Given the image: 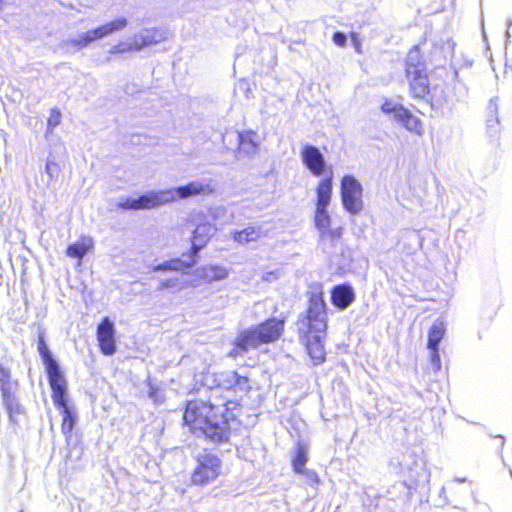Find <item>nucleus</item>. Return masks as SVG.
Listing matches in <instances>:
<instances>
[{
  "instance_id": "nucleus-1",
  "label": "nucleus",
  "mask_w": 512,
  "mask_h": 512,
  "mask_svg": "<svg viewBox=\"0 0 512 512\" xmlns=\"http://www.w3.org/2000/svg\"><path fill=\"white\" fill-rule=\"evenodd\" d=\"M203 384L212 391L215 399L187 401L184 424L194 432L199 431L212 443H225L231 434V422L236 421L240 411V400L251 389L249 379L237 371H224L206 374Z\"/></svg>"
},
{
  "instance_id": "nucleus-2",
  "label": "nucleus",
  "mask_w": 512,
  "mask_h": 512,
  "mask_svg": "<svg viewBox=\"0 0 512 512\" xmlns=\"http://www.w3.org/2000/svg\"><path fill=\"white\" fill-rule=\"evenodd\" d=\"M307 309L298 317L296 326L300 341L305 345L313 365L326 359L324 339L328 327V308L321 288L307 293Z\"/></svg>"
},
{
  "instance_id": "nucleus-3",
  "label": "nucleus",
  "mask_w": 512,
  "mask_h": 512,
  "mask_svg": "<svg viewBox=\"0 0 512 512\" xmlns=\"http://www.w3.org/2000/svg\"><path fill=\"white\" fill-rule=\"evenodd\" d=\"M284 330V322L276 317L251 326L239 332L233 341V348L229 356L236 358L246 354L250 348H258L262 344L276 341Z\"/></svg>"
},
{
  "instance_id": "nucleus-4",
  "label": "nucleus",
  "mask_w": 512,
  "mask_h": 512,
  "mask_svg": "<svg viewBox=\"0 0 512 512\" xmlns=\"http://www.w3.org/2000/svg\"><path fill=\"white\" fill-rule=\"evenodd\" d=\"M196 466L191 474V483L205 486L216 480L222 471V460L214 453L203 450L196 456Z\"/></svg>"
},
{
  "instance_id": "nucleus-5",
  "label": "nucleus",
  "mask_w": 512,
  "mask_h": 512,
  "mask_svg": "<svg viewBox=\"0 0 512 512\" xmlns=\"http://www.w3.org/2000/svg\"><path fill=\"white\" fill-rule=\"evenodd\" d=\"M19 383L14 380L9 368L0 363V392L2 404L12 423H17L16 416L23 412V408L17 397Z\"/></svg>"
},
{
  "instance_id": "nucleus-6",
  "label": "nucleus",
  "mask_w": 512,
  "mask_h": 512,
  "mask_svg": "<svg viewBox=\"0 0 512 512\" xmlns=\"http://www.w3.org/2000/svg\"><path fill=\"white\" fill-rule=\"evenodd\" d=\"M50 388L53 403L62 416L61 431L68 437L76 425L77 414L75 408L68 401L67 381L50 386Z\"/></svg>"
},
{
  "instance_id": "nucleus-7",
  "label": "nucleus",
  "mask_w": 512,
  "mask_h": 512,
  "mask_svg": "<svg viewBox=\"0 0 512 512\" xmlns=\"http://www.w3.org/2000/svg\"><path fill=\"white\" fill-rule=\"evenodd\" d=\"M215 191L211 179H197L184 185L162 189L163 204H168L177 199H187L198 195H209Z\"/></svg>"
},
{
  "instance_id": "nucleus-8",
  "label": "nucleus",
  "mask_w": 512,
  "mask_h": 512,
  "mask_svg": "<svg viewBox=\"0 0 512 512\" xmlns=\"http://www.w3.org/2000/svg\"><path fill=\"white\" fill-rule=\"evenodd\" d=\"M340 196L342 206L351 215L359 214L363 209V187L359 180L345 174L341 179Z\"/></svg>"
},
{
  "instance_id": "nucleus-9",
  "label": "nucleus",
  "mask_w": 512,
  "mask_h": 512,
  "mask_svg": "<svg viewBox=\"0 0 512 512\" xmlns=\"http://www.w3.org/2000/svg\"><path fill=\"white\" fill-rule=\"evenodd\" d=\"M37 350L45 367L49 386H53L66 381L65 375L60 367L58 360L54 357L48 344L46 343L44 331H39L38 333Z\"/></svg>"
},
{
  "instance_id": "nucleus-10",
  "label": "nucleus",
  "mask_w": 512,
  "mask_h": 512,
  "mask_svg": "<svg viewBox=\"0 0 512 512\" xmlns=\"http://www.w3.org/2000/svg\"><path fill=\"white\" fill-rule=\"evenodd\" d=\"M161 190H149L137 197L121 196L117 199L116 207L121 210H150L162 206Z\"/></svg>"
},
{
  "instance_id": "nucleus-11",
  "label": "nucleus",
  "mask_w": 512,
  "mask_h": 512,
  "mask_svg": "<svg viewBox=\"0 0 512 512\" xmlns=\"http://www.w3.org/2000/svg\"><path fill=\"white\" fill-rule=\"evenodd\" d=\"M300 158L304 167L315 177L327 175L329 172L327 161L321 150L310 143L301 147Z\"/></svg>"
},
{
  "instance_id": "nucleus-12",
  "label": "nucleus",
  "mask_w": 512,
  "mask_h": 512,
  "mask_svg": "<svg viewBox=\"0 0 512 512\" xmlns=\"http://www.w3.org/2000/svg\"><path fill=\"white\" fill-rule=\"evenodd\" d=\"M115 324L109 317H104L97 326V340L100 351L105 356H112L117 351Z\"/></svg>"
},
{
  "instance_id": "nucleus-13",
  "label": "nucleus",
  "mask_w": 512,
  "mask_h": 512,
  "mask_svg": "<svg viewBox=\"0 0 512 512\" xmlns=\"http://www.w3.org/2000/svg\"><path fill=\"white\" fill-rule=\"evenodd\" d=\"M355 299V289L348 282L336 284L330 290V302L339 311L349 308Z\"/></svg>"
},
{
  "instance_id": "nucleus-14",
  "label": "nucleus",
  "mask_w": 512,
  "mask_h": 512,
  "mask_svg": "<svg viewBox=\"0 0 512 512\" xmlns=\"http://www.w3.org/2000/svg\"><path fill=\"white\" fill-rule=\"evenodd\" d=\"M215 232V226L210 223H201L197 225L192 234L191 248L188 254L197 261L200 250L207 245Z\"/></svg>"
},
{
  "instance_id": "nucleus-15",
  "label": "nucleus",
  "mask_w": 512,
  "mask_h": 512,
  "mask_svg": "<svg viewBox=\"0 0 512 512\" xmlns=\"http://www.w3.org/2000/svg\"><path fill=\"white\" fill-rule=\"evenodd\" d=\"M165 39L164 32L157 29H143L128 42L129 50L140 51Z\"/></svg>"
},
{
  "instance_id": "nucleus-16",
  "label": "nucleus",
  "mask_w": 512,
  "mask_h": 512,
  "mask_svg": "<svg viewBox=\"0 0 512 512\" xmlns=\"http://www.w3.org/2000/svg\"><path fill=\"white\" fill-rule=\"evenodd\" d=\"M409 83L410 95L414 99L424 100L429 95L430 82L427 71L406 75Z\"/></svg>"
},
{
  "instance_id": "nucleus-17",
  "label": "nucleus",
  "mask_w": 512,
  "mask_h": 512,
  "mask_svg": "<svg viewBox=\"0 0 512 512\" xmlns=\"http://www.w3.org/2000/svg\"><path fill=\"white\" fill-rule=\"evenodd\" d=\"M196 265V260L188 253L182 257L163 261L152 267L153 272L186 271Z\"/></svg>"
},
{
  "instance_id": "nucleus-18",
  "label": "nucleus",
  "mask_w": 512,
  "mask_h": 512,
  "mask_svg": "<svg viewBox=\"0 0 512 512\" xmlns=\"http://www.w3.org/2000/svg\"><path fill=\"white\" fill-rule=\"evenodd\" d=\"M235 140L238 144V150L247 156L254 155L258 150L257 134L253 130H244L235 132Z\"/></svg>"
},
{
  "instance_id": "nucleus-19",
  "label": "nucleus",
  "mask_w": 512,
  "mask_h": 512,
  "mask_svg": "<svg viewBox=\"0 0 512 512\" xmlns=\"http://www.w3.org/2000/svg\"><path fill=\"white\" fill-rule=\"evenodd\" d=\"M333 193V171L321 179L316 187V207H328Z\"/></svg>"
},
{
  "instance_id": "nucleus-20",
  "label": "nucleus",
  "mask_w": 512,
  "mask_h": 512,
  "mask_svg": "<svg viewBox=\"0 0 512 512\" xmlns=\"http://www.w3.org/2000/svg\"><path fill=\"white\" fill-rule=\"evenodd\" d=\"M427 71L426 60L424 59L418 45H414L408 52L405 59V75H412Z\"/></svg>"
},
{
  "instance_id": "nucleus-21",
  "label": "nucleus",
  "mask_w": 512,
  "mask_h": 512,
  "mask_svg": "<svg viewBox=\"0 0 512 512\" xmlns=\"http://www.w3.org/2000/svg\"><path fill=\"white\" fill-rule=\"evenodd\" d=\"M96 40H98L96 34L94 30L91 29L86 32L79 33L77 37L62 40L60 47L62 49H66L67 51H69L70 48L74 50H81Z\"/></svg>"
},
{
  "instance_id": "nucleus-22",
  "label": "nucleus",
  "mask_w": 512,
  "mask_h": 512,
  "mask_svg": "<svg viewBox=\"0 0 512 512\" xmlns=\"http://www.w3.org/2000/svg\"><path fill=\"white\" fill-rule=\"evenodd\" d=\"M396 122L403 126L407 131L418 136L423 134L422 121L414 116L408 108L400 109Z\"/></svg>"
},
{
  "instance_id": "nucleus-23",
  "label": "nucleus",
  "mask_w": 512,
  "mask_h": 512,
  "mask_svg": "<svg viewBox=\"0 0 512 512\" xmlns=\"http://www.w3.org/2000/svg\"><path fill=\"white\" fill-rule=\"evenodd\" d=\"M314 225L319 231L320 240L324 241L327 236L328 228L331 225V217L328 213V207H316L314 212Z\"/></svg>"
},
{
  "instance_id": "nucleus-24",
  "label": "nucleus",
  "mask_w": 512,
  "mask_h": 512,
  "mask_svg": "<svg viewBox=\"0 0 512 512\" xmlns=\"http://www.w3.org/2000/svg\"><path fill=\"white\" fill-rule=\"evenodd\" d=\"M128 24V20L125 17H118L110 22L100 25L94 28V32L98 40L103 39L106 36L113 34L114 32L124 29Z\"/></svg>"
},
{
  "instance_id": "nucleus-25",
  "label": "nucleus",
  "mask_w": 512,
  "mask_h": 512,
  "mask_svg": "<svg viewBox=\"0 0 512 512\" xmlns=\"http://www.w3.org/2000/svg\"><path fill=\"white\" fill-rule=\"evenodd\" d=\"M92 248V239L83 237L77 242L69 244L66 249V254L71 258L80 260L83 259Z\"/></svg>"
},
{
  "instance_id": "nucleus-26",
  "label": "nucleus",
  "mask_w": 512,
  "mask_h": 512,
  "mask_svg": "<svg viewBox=\"0 0 512 512\" xmlns=\"http://www.w3.org/2000/svg\"><path fill=\"white\" fill-rule=\"evenodd\" d=\"M446 331L445 323L441 319H437L428 331L427 348L439 349V345L444 338Z\"/></svg>"
},
{
  "instance_id": "nucleus-27",
  "label": "nucleus",
  "mask_w": 512,
  "mask_h": 512,
  "mask_svg": "<svg viewBox=\"0 0 512 512\" xmlns=\"http://www.w3.org/2000/svg\"><path fill=\"white\" fill-rule=\"evenodd\" d=\"M498 97L490 99L487 106V130L490 136L494 135L498 131L499 117H498Z\"/></svg>"
},
{
  "instance_id": "nucleus-28",
  "label": "nucleus",
  "mask_w": 512,
  "mask_h": 512,
  "mask_svg": "<svg viewBox=\"0 0 512 512\" xmlns=\"http://www.w3.org/2000/svg\"><path fill=\"white\" fill-rule=\"evenodd\" d=\"M308 460V451L304 444L297 443L292 452L291 462L293 471L297 474L303 471Z\"/></svg>"
},
{
  "instance_id": "nucleus-29",
  "label": "nucleus",
  "mask_w": 512,
  "mask_h": 512,
  "mask_svg": "<svg viewBox=\"0 0 512 512\" xmlns=\"http://www.w3.org/2000/svg\"><path fill=\"white\" fill-rule=\"evenodd\" d=\"M260 229L254 226H248L242 230H235L231 232L232 239L239 244H247L255 241L260 237Z\"/></svg>"
},
{
  "instance_id": "nucleus-30",
  "label": "nucleus",
  "mask_w": 512,
  "mask_h": 512,
  "mask_svg": "<svg viewBox=\"0 0 512 512\" xmlns=\"http://www.w3.org/2000/svg\"><path fill=\"white\" fill-rule=\"evenodd\" d=\"M203 276L206 280L219 281L227 278L228 271L225 267L219 265H210L203 268Z\"/></svg>"
},
{
  "instance_id": "nucleus-31",
  "label": "nucleus",
  "mask_w": 512,
  "mask_h": 512,
  "mask_svg": "<svg viewBox=\"0 0 512 512\" xmlns=\"http://www.w3.org/2000/svg\"><path fill=\"white\" fill-rule=\"evenodd\" d=\"M466 482V478H455L451 485L448 486L449 490L454 493V495L457 496V500L464 499L467 496H471L474 498V493L472 491V488L470 486L460 488L457 487V484H462Z\"/></svg>"
},
{
  "instance_id": "nucleus-32",
  "label": "nucleus",
  "mask_w": 512,
  "mask_h": 512,
  "mask_svg": "<svg viewBox=\"0 0 512 512\" xmlns=\"http://www.w3.org/2000/svg\"><path fill=\"white\" fill-rule=\"evenodd\" d=\"M405 107L394 100L385 99L380 106L381 111L386 115H393V119L396 121L398 114L400 113V109H404Z\"/></svg>"
},
{
  "instance_id": "nucleus-33",
  "label": "nucleus",
  "mask_w": 512,
  "mask_h": 512,
  "mask_svg": "<svg viewBox=\"0 0 512 512\" xmlns=\"http://www.w3.org/2000/svg\"><path fill=\"white\" fill-rule=\"evenodd\" d=\"M61 120H62V113L61 111L58 109V108H52L50 110V115L47 119V128H46V137L53 133V130L55 127H57L58 125H60L61 123Z\"/></svg>"
},
{
  "instance_id": "nucleus-34",
  "label": "nucleus",
  "mask_w": 512,
  "mask_h": 512,
  "mask_svg": "<svg viewBox=\"0 0 512 512\" xmlns=\"http://www.w3.org/2000/svg\"><path fill=\"white\" fill-rule=\"evenodd\" d=\"M145 382L148 387V391H147L148 398L151 399L154 402V404H156V405L161 404L163 402V397H162L157 385H155L152 382V379L150 377H148Z\"/></svg>"
},
{
  "instance_id": "nucleus-35",
  "label": "nucleus",
  "mask_w": 512,
  "mask_h": 512,
  "mask_svg": "<svg viewBox=\"0 0 512 512\" xmlns=\"http://www.w3.org/2000/svg\"><path fill=\"white\" fill-rule=\"evenodd\" d=\"M60 168L54 158L48 157L45 164V174L47 176V183L49 184L53 179L58 177Z\"/></svg>"
},
{
  "instance_id": "nucleus-36",
  "label": "nucleus",
  "mask_w": 512,
  "mask_h": 512,
  "mask_svg": "<svg viewBox=\"0 0 512 512\" xmlns=\"http://www.w3.org/2000/svg\"><path fill=\"white\" fill-rule=\"evenodd\" d=\"M430 351V363L434 372L441 369V358L439 349H428Z\"/></svg>"
},
{
  "instance_id": "nucleus-37",
  "label": "nucleus",
  "mask_w": 512,
  "mask_h": 512,
  "mask_svg": "<svg viewBox=\"0 0 512 512\" xmlns=\"http://www.w3.org/2000/svg\"><path fill=\"white\" fill-rule=\"evenodd\" d=\"M298 474L304 476L306 482L311 486L318 484L319 482L318 474L313 470L304 468L303 471Z\"/></svg>"
},
{
  "instance_id": "nucleus-38",
  "label": "nucleus",
  "mask_w": 512,
  "mask_h": 512,
  "mask_svg": "<svg viewBox=\"0 0 512 512\" xmlns=\"http://www.w3.org/2000/svg\"><path fill=\"white\" fill-rule=\"evenodd\" d=\"M332 41L339 47H344L347 44V35L342 31H336L333 33Z\"/></svg>"
},
{
  "instance_id": "nucleus-39",
  "label": "nucleus",
  "mask_w": 512,
  "mask_h": 512,
  "mask_svg": "<svg viewBox=\"0 0 512 512\" xmlns=\"http://www.w3.org/2000/svg\"><path fill=\"white\" fill-rule=\"evenodd\" d=\"M178 282H179L178 278H170V279L162 280L160 282L158 290L162 291V290L174 288L178 285Z\"/></svg>"
},
{
  "instance_id": "nucleus-40",
  "label": "nucleus",
  "mask_w": 512,
  "mask_h": 512,
  "mask_svg": "<svg viewBox=\"0 0 512 512\" xmlns=\"http://www.w3.org/2000/svg\"><path fill=\"white\" fill-rule=\"evenodd\" d=\"M341 237V229L340 228H336V229H331L330 227L328 228V231H327V236L326 238H330L332 242L334 241H338Z\"/></svg>"
},
{
  "instance_id": "nucleus-41",
  "label": "nucleus",
  "mask_w": 512,
  "mask_h": 512,
  "mask_svg": "<svg viewBox=\"0 0 512 512\" xmlns=\"http://www.w3.org/2000/svg\"><path fill=\"white\" fill-rule=\"evenodd\" d=\"M126 51H130L128 43L126 44L125 47H124L123 44L119 43V44H116V45L112 46L111 49H110V53L111 54L124 53Z\"/></svg>"
},
{
  "instance_id": "nucleus-42",
  "label": "nucleus",
  "mask_w": 512,
  "mask_h": 512,
  "mask_svg": "<svg viewBox=\"0 0 512 512\" xmlns=\"http://www.w3.org/2000/svg\"><path fill=\"white\" fill-rule=\"evenodd\" d=\"M439 498L442 499L443 504H449L452 501H449L447 495H446V487L443 486L439 492Z\"/></svg>"
},
{
  "instance_id": "nucleus-43",
  "label": "nucleus",
  "mask_w": 512,
  "mask_h": 512,
  "mask_svg": "<svg viewBox=\"0 0 512 512\" xmlns=\"http://www.w3.org/2000/svg\"><path fill=\"white\" fill-rule=\"evenodd\" d=\"M505 38H506L505 44L507 45V43L510 41V38H511V34H510L509 30L506 31Z\"/></svg>"
},
{
  "instance_id": "nucleus-44",
  "label": "nucleus",
  "mask_w": 512,
  "mask_h": 512,
  "mask_svg": "<svg viewBox=\"0 0 512 512\" xmlns=\"http://www.w3.org/2000/svg\"><path fill=\"white\" fill-rule=\"evenodd\" d=\"M496 437L500 439L501 447H503L504 442H505V438H504L503 436H501V435H498V436H496Z\"/></svg>"
},
{
  "instance_id": "nucleus-45",
  "label": "nucleus",
  "mask_w": 512,
  "mask_h": 512,
  "mask_svg": "<svg viewBox=\"0 0 512 512\" xmlns=\"http://www.w3.org/2000/svg\"><path fill=\"white\" fill-rule=\"evenodd\" d=\"M512 27V19L507 20V30H509Z\"/></svg>"
},
{
  "instance_id": "nucleus-46",
  "label": "nucleus",
  "mask_w": 512,
  "mask_h": 512,
  "mask_svg": "<svg viewBox=\"0 0 512 512\" xmlns=\"http://www.w3.org/2000/svg\"><path fill=\"white\" fill-rule=\"evenodd\" d=\"M390 465L396 466V465H399V462H396V463L390 462Z\"/></svg>"
},
{
  "instance_id": "nucleus-47",
  "label": "nucleus",
  "mask_w": 512,
  "mask_h": 512,
  "mask_svg": "<svg viewBox=\"0 0 512 512\" xmlns=\"http://www.w3.org/2000/svg\"><path fill=\"white\" fill-rule=\"evenodd\" d=\"M390 465L396 466V465H399V462H396V463L390 462Z\"/></svg>"
},
{
  "instance_id": "nucleus-48",
  "label": "nucleus",
  "mask_w": 512,
  "mask_h": 512,
  "mask_svg": "<svg viewBox=\"0 0 512 512\" xmlns=\"http://www.w3.org/2000/svg\"><path fill=\"white\" fill-rule=\"evenodd\" d=\"M390 465L396 466V465H399V462H396V463L390 462Z\"/></svg>"
},
{
  "instance_id": "nucleus-49",
  "label": "nucleus",
  "mask_w": 512,
  "mask_h": 512,
  "mask_svg": "<svg viewBox=\"0 0 512 512\" xmlns=\"http://www.w3.org/2000/svg\"><path fill=\"white\" fill-rule=\"evenodd\" d=\"M3 0H0V11L2 10Z\"/></svg>"
},
{
  "instance_id": "nucleus-50",
  "label": "nucleus",
  "mask_w": 512,
  "mask_h": 512,
  "mask_svg": "<svg viewBox=\"0 0 512 512\" xmlns=\"http://www.w3.org/2000/svg\"><path fill=\"white\" fill-rule=\"evenodd\" d=\"M356 51H357V52H360L359 45H357V46H356Z\"/></svg>"
},
{
  "instance_id": "nucleus-51",
  "label": "nucleus",
  "mask_w": 512,
  "mask_h": 512,
  "mask_svg": "<svg viewBox=\"0 0 512 512\" xmlns=\"http://www.w3.org/2000/svg\"><path fill=\"white\" fill-rule=\"evenodd\" d=\"M509 471H510V475H511V477H512V469H509Z\"/></svg>"
}]
</instances>
